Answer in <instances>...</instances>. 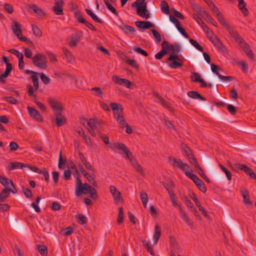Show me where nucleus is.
Masks as SVG:
<instances>
[{
  "instance_id": "obj_14",
  "label": "nucleus",
  "mask_w": 256,
  "mask_h": 256,
  "mask_svg": "<svg viewBox=\"0 0 256 256\" xmlns=\"http://www.w3.org/2000/svg\"><path fill=\"white\" fill-rule=\"evenodd\" d=\"M28 113L30 116L38 122H42V118L38 111L32 107L28 106L27 108Z\"/></svg>"
},
{
  "instance_id": "obj_60",
  "label": "nucleus",
  "mask_w": 256,
  "mask_h": 256,
  "mask_svg": "<svg viewBox=\"0 0 256 256\" xmlns=\"http://www.w3.org/2000/svg\"><path fill=\"white\" fill-rule=\"evenodd\" d=\"M180 50V44H176L175 45H173V48H172V55H176V56H178V53Z\"/></svg>"
},
{
  "instance_id": "obj_48",
  "label": "nucleus",
  "mask_w": 256,
  "mask_h": 256,
  "mask_svg": "<svg viewBox=\"0 0 256 256\" xmlns=\"http://www.w3.org/2000/svg\"><path fill=\"white\" fill-rule=\"evenodd\" d=\"M219 166L222 170L225 173L226 176L228 180H230L232 178V173L228 170L226 167H224L222 164H220Z\"/></svg>"
},
{
  "instance_id": "obj_4",
  "label": "nucleus",
  "mask_w": 256,
  "mask_h": 256,
  "mask_svg": "<svg viewBox=\"0 0 256 256\" xmlns=\"http://www.w3.org/2000/svg\"><path fill=\"white\" fill-rule=\"evenodd\" d=\"M168 162L170 165L174 168H178L184 172L190 170L189 166L186 162H184L182 160H177L176 158L170 156Z\"/></svg>"
},
{
  "instance_id": "obj_64",
  "label": "nucleus",
  "mask_w": 256,
  "mask_h": 256,
  "mask_svg": "<svg viewBox=\"0 0 256 256\" xmlns=\"http://www.w3.org/2000/svg\"><path fill=\"white\" fill-rule=\"evenodd\" d=\"M3 99L11 104H16L18 103V101L12 96H4Z\"/></svg>"
},
{
  "instance_id": "obj_54",
  "label": "nucleus",
  "mask_w": 256,
  "mask_h": 256,
  "mask_svg": "<svg viewBox=\"0 0 256 256\" xmlns=\"http://www.w3.org/2000/svg\"><path fill=\"white\" fill-rule=\"evenodd\" d=\"M38 250L39 252L44 256H46L48 254V250L46 246L44 245H38Z\"/></svg>"
},
{
  "instance_id": "obj_39",
  "label": "nucleus",
  "mask_w": 256,
  "mask_h": 256,
  "mask_svg": "<svg viewBox=\"0 0 256 256\" xmlns=\"http://www.w3.org/2000/svg\"><path fill=\"white\" fill-rule=\"evenodd\" d=\"M78 22L80 23L84 24L86 26L92 30L96 31V28L90 22L86 20L84 18H80V20H78Z\"/></svg>"
},
{
  "instance_id": "obj_21",
  "label": "nucleus",
  "mask_w": 256,
  "mask_h": 256,
  "mask_svg": "<svg viewBox=\"0 0 256 256\" xmlns=\"http://www.w3.org/2000/svg\"><path fill=\"white\" fill-rule=\"evenodd\" d=\"M82 174L94 186H97V183L95 180V176L94 174H90L86 171L82 172Z\"/></svg>"
},
{
  "instance_id": "obj_45",
  "label": "nucleus",
  "mask_w": 256,
  "mask_h": 256,
  "mask_svg": "<svg viewBox=\"0 0 256 256\" xmlns=\"http://www.w3.org/2000/svg\"><path fill=\"white\" fill-rule=\"evenodd\" d=\"M195 184L202 192L205 193L206 192V188L202 180H200Z\"/></svg>"
},
{
  "instance_id": "obj_19",
  "label": "nucleus",
  "mask_w": 256,
  "mask_h": 256,
  "mask_svg": "<svg viewBox=\"0 0 256 256\" xmlns=\"http://www.w3.org/2000/svg\"><path fill=\"white\" fill-rule=\"evenodd\" d=\"M28 167V164L20 162H11L8 166V170H12L14 169H24Z\"/></svg>"
},
{
  "instance_id": "obj_7",
  "label": "nucleus",
  "mask_w": 256,
  "mask_h": 256,
  "mask_svg": "<svg viewBox=\"0 0 256 256\" xmlns=\"http://www.w3.org/2000/svg\"><path fill=\"white\" fill-rule=\"evenodd\" d=\"M237 169L244 171L247 175L251 178L256 180V174L252 172V170L244 164L236 163L234 164Z\"/></svg>"
},
{
  "instance_id": "obj_6",
  "label": "nucleus",
  "mask_w": 256,
  "mask_h": 256,
  "mask_svg": "<svg viewBox=\"0 0 256 256\" xmlns=\"http://www.w3.org/2000/svg\"><path fill=\"white\" fill-rule=\"evenodd\" d=\"M112 78L115 84L120 86H124L127 88H130L131 86L133 85L132 82L128 80L121 78L120 76L116 75H113Z\"/></svg>"
},
{
  "instance_id": "obj_46",
  "label": "nucleus",
  "mask_w": 256,
  "mask_h": 256,
  "mask_svg": "<svg viewBox=\"0 0 256 256\" xmlns=\"http://www.w3.org/2000/svg\"><path fill=\"white\" fill-rule=\"evenodd\" d=\"M140 200L142 202L144 206L146 208V204L148 202V196L146 192H142L140 194Z\"/></svg>"
},
{
  "instance_id": "obj_47",
  "label": "nucleus",
  "mask_w": 256,
  "mask_h": 256,
  "mask_svg": "<svg viewBox=\"0 0 256 256\" xmlns=\"http://www.w3.org/2000/svg\"><path fill=\"white\" fill-rule=\"evenodd\" d=\"M33 34L36 37H40L42 36V32L36 25H32Z\"/></svg>"
},
{
  "instance_id": "obj_36",
  "label": "nucleus",
  "mask_w": 256,
  "mask_h": 256,
  "mask_svg": "<svg viewBox=\"0 0 256 256\" xmlns=\"http://www.w3.org/2000/svg\"><path fill=\"white\" fill-rule=\"evenodd\" d=\"M162 50H164L166 52V54L172 50L173 45L170 44L169 42L166 40L164 41L162 44Z\"/></svg>"
},
{
  "instance_id": "obj_11",
  "label": "nucleus",
  "mask_w": 256,
  "mask_h": 256,
  "mask_svg": "<svg viewBox=\"0 0 256 256\" xmlns=\"http://www.w3.org/2000/svg\"><path fill=\"white\" fill-rule=\"evenodd\" d=\"M179 212L180 218L186 222L191 228H193L194 222L188 216L186 213L184 211L181 206H179Z\"/></svg>"
},
{
  "instance_id": "obj_56",
  "label": "nucleus",
  "mask_w": 256,
  "mask_h": 256,
  "mask_svg": "<svg viewBox=\"0 0 256 256\" xmlns=\"http://www.w3.org/2000/svg\"><path fill=\"white\" fill-rule=\"evenodd\" d=\"M126 62L128 64L132 66V68L136 70L138 69L139 66L136 60L127 58Z\"/></svg>"
},
{
  "instance_id": "obj_18",
  "label": "nucleus",
  "mask_w": 256,
  "mask_h": 256,
  "mask_svg": "<svg viewBox=\"0 0 256 256\" xmlns=\"http://www.w3.org/2000/svg\"><path fill=\"white\" fill-rule=\"evenodd\" d=\"M114 148L115 149L123 152L126 154V157L131 153L128 148L123 143H116L114 144Z\"/></svg>"
},
{
  "instance_id": "obj_38",
  "label": "nucleus",
  "mask_w": 256,
  "mask_h": 256,
  "mask_svg": "<svg viewBox=\"0 0 256 256\" xmlns=\"http://www.w3.org/2000/svg\"><path fill=\"white\" fill-rule=\"evenodd\" d=\"M184 174L188 177L190 178L194 182V184H196L200 180V179L196 174L190 172L189 170L185 172Z\"/></svg>"
},
{
  "instance_id": "obj_49",
  "label": "nucleus",
  "mask_w": 256,
  "mask_h": 256,
  "mask_svg": "<svg viewBox=\"0 0 256 256\" xmlns=\"http://www.w3.org/2000/svg\"><path fill=\"white\" fill-rule=\"evenodd\" d=\"M190 42L199 51L202 52L204 51L203 48L196 40L190 38Z\"/></svg>"
},
{
  "instance_id": "obj_16",
  "label": "nucleus",
  "mask_w": 256,
  "mask_h": 256,
  "mask_svg": "<svg viewBox=\"0 0 256 256\" xmlns=\"http://www.w3.org/2000/svg\"><path fill=\"white\" fill-rule=\"evenodd\" d=\"M135 24L138 28L142 29H148L154 26V25L150 21H136Z\"/></svg>"
},
{
  "instance_id": "obj_57",
  "label": "nucleus",
  "mask_w": 256,
  "mask_h": 256,
  "mask_svg": "<svg viewBox=\"0 0 256 256\" xmlns=\"http://www.w3.org/2000/svg\"><path fill=\"white\" fill-rule=\"evenodd\" d=\"M204 30V31L207 34H212L214 35V32L212 30H211L208 26L205 24V23L203 22L199 25Z\"/></svg>"
},
{
  "instance_id": "obj_2",
  "label": "nucleus",
  "mask_w": 256,
  "mask_h": 256,
  "mask_svg": "<svg viewBox=\"0 0 256 256\" xmlns=\"http://www.w3.org/2000/svg\"><path fill=\"white\" fill-rule=\"evenodd\" d=\"M110 106L114 112V116L118 124L124 122L123 108L120 104L110 103Z\"/></svg>"
},
{
  "instance_id": "obj_50",
  "label": "nucleus",
  "mask_w": 256,
  "mask_h": 256,
  "mask_svg": "<svg viewBox=\"0 0 256 256\" xmlns=\"http://www.w3.org/2000/svg\"><path fill=\"white\" fill-rule=\"evenodd\" d=\"M40 78L44 84H48L50 82V79L46 76L44 73L40 72L38 73Z\"/></svg>"
},
{
  "instance_id": "obj_51",
  "label": "nucleus",
  "mask_w": 256,
  "mask_h": 256,
  "mask_svg": "<svg viewBox=\"0 0 256 256\" xmlns=\"http://www.w3.org/2000/svg\"><path fill=\"white\" fill-rule=\"evenodd\" d=\"M91 90L94 92L95 96L100 98H102L104 92L102 91L101 88L98 87H94L92 88Z\"/></svg>"
},
{
  "instance_id": "obj_8",
  "label": "nucleus",
  "mask_w": 256,
  "mask_h": 256,
  "mask_svg": "<svg viewBox=\"0 0 256 256\" xmlns=\"http://www.w3.org/2000/svg\"><path fill=\"white\" fill-rule=\"evenodd\" d=\"M47 101L53 110L57 112H60L63 110L64 108L59 102L51 98H48Z\"/></svg>"
},
{
  "instance_id": "obj_1",
  "label": "nucleus",
  "mask_w": 256,
  "mask_h": 256,
  "mask_svg": "<svg viewBox=\"0 0 256 256\" xmlns=\"http://www.w3.org/2000/svg\"><path fill=\"white\" fill-rule=\"evenodd\" d=\"M75 193L77 196H80L82 194H86L88 193L90 198L93 200H96L98 198L96 189L87 183L82 184L78 176L76 178Z\"/></svg>"
},
{
  "instance_id": "obj_12",
  "label": "nucleus",
  "mask_w": 256,
  "mask_h": 256,
  "mask_svg": "<svg viewBox=\"0 0 256 256\" xmlns=\"http://www.w3.org/2000/svg\"><path fill=\"white\" fill-rule=\"evenodd\" d=\"M240 46L242 48L243 50L246 54L252 60H254V54L252 50L250 49L249 45L243 40L240 44Z\"/></svg>"
},
{
  "instance_id": "obj_32",
  "label": "nucleus",
  "mask_w": 256,
  "mask_h": 256,
  "mask_svg": "<svg viewBox=\"0 0 256 256\" xmlns=\"http://www.w3.org/2000/svg\"><path fill=\"white\" fill-rule=\"evenodd\" d=\"M30 8L38 16H42L45 15L44 12L36 4L30 5Z\"/></svg>"
},
{
  "instance_id": "obj_29",
  "label": "nucleus",
  "mask_w": 256,
  "mask_h": 256,
  "mask_svg": "<svg viewBox=\"0 0 256 256\" xmlns=\"http://www.w3.org/2000/svg\"><path fill=\"white\" fill-rule=\"evenodd\" d=\"M10 194V188H6L0 193V202H4Z\"/></svg>"
},
{
  "instance_id": "obj_31",
  "label": "nucleus",
  "mask_w": 256,
  "mask_h": 256,
  "mask_svg": "<svg viewBox=\"0 0 256 256\" xmlns=\"http://www.w3.org/2000/svg\"><path fill=\"white\" fill-rule=\"evenodd\" d=\"M62 52L66 56V57L67 59V62L68 63H70L74 58V57L72 55L71 52L66 48H62Z\"/></svg>"
},
{
  "instance_id": "obj_58",
  "label": "nucleus",
  "mask_w": 256,
  "mask_h": 256,
  "mask_svg": "<svg viewBox=\"0 0 256 256\" xmlns=\"http://www.w3.org/2000/svg\"><path fill=\"white\" fill-rule=\"evenodd\" d=\"M106 5L108 10L112 12L116 16H118V13L116 9L109 2H106Z\"/></svg>"
},
{
  "instance_id": "obj_62",
  "label": "nucleus",
  "mask_w": 256,
  "mask_h": 256,
  "mask_svg": "<svg viewBox=\"0 0 256 256\" xmlns=\"http://www.w3.org/2000/svg\"><path fill=\"white\" fill-rule=\"evenodd\" d=\"M198 174L202 177V178L204 180L208 183L210 184V180L206 176L204 173L203 172L202 168H200L198 170Z\"/></svg>"
},
{
  "instance_id": "obj_61",
  "label": "nucleus",
  "mask_w": 256,
  "mask_h": 256,
  "mask_svg": "<svg viewBox=\"0 0 256 256\" xmlns=\"http://www.w3.org/2000/svg\"><path fill=\"white\" fill-rule=\"evenodd\" d=\"M211 70L212 72L216 74L218 76L220 74L218 72V70H222V68L218 67L217 65L212 64L210 65Z\"/></svg>"
},
{
  "instance_id": "obj_20",
  "label": "nucleus",
  "mask_w": 256,
  "mask_h": 256,
  "mask_svg": "<svg viewBox=\"0 0 256 256\" xmlns=\"http://www.w3.org/2000/svg\"><path fill=\"white\" fill-rule=\"evenodd\" d=\"M228 32L230 36L233 38L234 40L239 44L244 40L240 36L238 32L234 30V28L232 27L228 29Z\"/></svg>"
},
{
  "instance_id": "obj_26",
  "label": "nucleus",
  "mask_w": 256,
  "mask_h": 256,
  "mask_svg": "<svg viewBox=\"0 0 256 256\" xmlns=\"http://www.w3.org/2000/svg\"><path fill=\"white\" fill-rule=\"evenodd\" d=\"M214 45L219 52L222 53H225L227 52L226 48L221 42L219 38L216 39V42Z\"/></svg>"
},
{
  "instance_id": "obj_42",
  "label": "nucleus",
  "mask_w": 256,
  "mask_h": 256,
  "mask_svg": "<svg viewBox=\"0 0 256 256\" xmlns=\"http://www.w3.org/2000/svg\"><path fill=\"white\" fill-rule=\"evenodd\" d=\"M218 20L222 26L226 28L227 30L231 28V26L226 20L223 16L218 18Z\"/></svg>"
},
{
  "instance_id": "obj_55",
  "label": "nucleus",
  "mask_w": 256,
  "mask_h": 256,
  "mask_svg": "<svg viewBox=\"0 0 256 256\" xmlns=\"http://www.w3.org/2000/svg\"><path fill=\"white\" fill-rule=\"evenodd\" d=\"M191 80L193 82H199L202 80L199 74L196 72H194L190 76Z\"/></svg>"
},
{
  "instance_id": "obj_34",
  "label": "nucleus",
  "mask_w": 256,
  "mask_h": 256,
  "mask_svg": "<svg viewBox=\"0 0 256 256\" xmlns=\"http://www.w3.org/2000/svg\"><path fill=\"white\" fill-rule=\"evenodd\" d=\"M86 12L87 14L90 16L91 18L96 22H98L100 24H102L103 22L102 20L99 18L95 14H94L90 10L86 8Z\"/></svg>"
},
{
  "instance_id": "obj_15",
  "label": "nucleus",
  "mask_w": 256,
  "mask_h": 256,
  "mask_svg": "<svg viewBox=\"0 0 256 256\" xmlns=\"http://www.w3.org/2000/svg\"><path fill=\"white\" fill-rule=\"evenodd\" d=\"M87 125L88 126H91L94 130H96L98 132V134H100V132H102L100 128V122L96 120L94 118H90L88 121Z\"/></svg>"
},
{
  "instance_id": "obj_27",
  "label": "nucleus",
  "mask_w": 256,
  "mask_h": 256,
  "mask_svg": "<svg viewBox=\"0 0 256 256\" xmlns=\"http://www.w3.org/2000/svg\"><path fill=\"white\" fill-rule=\"evenodd\" d=\"M242 196L243 198V202L244 204L250 205L252 204V202L250 200V195L248 190H241Z\"/></svg>"
},
{
  "instance_id": "obj_5",
  "label": "nucleus",
  "mask_w": 256,
  "mask_h": 256,
  "mask_svg": "<svg viewBox=\"0 0 256 256\" xmlns=\"http://www.w3.org/2000/svg\"><path fill=\"white\" fill-rule=\"evenodd\" d=\"M168 61L172 62L169 64V66L172 68H177L183 66V63L179 56L176 55H170L168 58Z\"/></svg>"
},
{
  "instance_id": "obj_43",
  "label": "nucleus",
  "mask_w": 256,
  "mask_h": 256,
  "mask_svg": "<svg viewBox=\"0 0 256 256\" xmlns=\"http://www.w3.org/2000/svg\"><path fill=\"white\" fill-rule=\"evenodd\" d=\"M124 211L122 207L118 208V214L117 218V222L118 224H120L123 223L124 222Z\"/></svg>"
},
{
  "instance_id": "obj_22",
  "label": "nucleus",
  "mask_w": 256,
  "mask_h": 256,
  "mask_svg": "<svg viewBox=\"0 0 256 256\" xmlns=\"http://www.w3.org/2000/svg\"><path fill=\"white\" fill-rule=\"evenodd\" d=\"M119 28L126 35H128L130 34H133L136 31L133 26L126 24L120 26Z\"/></svg>"
},
{
  "instance_id": "obj_33",
  "label": "nucleus",
  "mask_w": 256,
  "mask_h": 256,
  "mask_svg": "<svg viewBox=\"0 0 256 256\" xmlns=\"http://www.w3.org/2000/svg\"><path fill=\"white\" fill-rule=\"evenodd\" d=\"M0 182L5 187L8 186V184H10L12 187H14V184L12 180L0 176Z\"/></svg>"
},
{
  "instance_id": "obj_24",
  "label": "nucleus",
  "mask_w": 256,
  "mask_h": 256,
  "mask_svg": "<svg viewBox=\"0 0 256 256\" xmlns=\"http://www.w3.org/2000/svg\"><path fill=\"white\" fill-rule=\"evenodd\" d=\"M188 96L194 99H199L201 100H206V98L202 96L199 92L196 91H189L187 92Z\"/></svg>"
},
{
  "instance_id": "obj_3",
  "label": "nucleus",
  "mask_w": 256,
  "mask_h": 256,
  "mask_svg": "<svg viewBox=\"0 0 256 256\" xmlns=\"http://www.w3.org/2000/svg\"><path fill=\"white\" fill-rule=\"evenodd\" d=\"M32 63L34 66L41 70L47 68V59L45 55L38 53L32 58Z\"/></svg>"
},
{
  "instance_id": "obj_37",
  "label": "nucleus",
  "mask_w": 256,
  "mask_h": 256,
  "mask_svg": "<svg viewBox=\"0 0 256 256\" xmlns=\"http://www.w3.org/2000/svg\"><path fill=\"white\" fill-rule=\"evenodd\" d=\"M27 88H28V94L30 97H33L34 99L36 100V92L34 89V88L31 84H28Z\"/></svg>"
},
{
  "instance_id": "obj_41",
  "label": "nucleus",
  "mask_w": 256,
  "mask_h": 256,
  "mask_svg": "<svg viewBox=\"0 0 256 256\" xmlns=\"http://www.w3.org/2000/svg\"><path fill=\"white\" fill-rule=\"evenodd\" d=\"M76 217L79 224L84 225L87 223L86 218L84 215L82 214H78L76 216Z\"/></svg>"
},
{
  "instance_id": "obj_13",
  "label": "nucleus",
  "mask_w": 256,
  "mask_h": 256,
  "mask_svg": "<svg viewBox=\"0 0 256 256\" xmlns=\"http://www.w3.org/2000/svg\"><path fill=\"white\" fill-rule=\"evenodd\" d=\"M110 191L112 194L114 200L116 202H118L122 200L121 193L114 186H111L110 187Z\"/></svg>"
},
{
  "instance_id": "obj_28",
  "label": "nucleus",
  "mask_w": 256,
  "mask_h": 256,
  "mask_svg": "<svg viewBox=\"0 0 256 256\" xmlns=\"http://www.w3.org/2000/svg\"><path fill=\"white\" fill-rule=\"evenodd\" d=\"M161 235L160 228L158 225L156 224L154 227V233L153 236V239L154 244H157Z\"/></svg>"
},
{
  "instance_id": "obj_44",
  "label": "nucleus",
  "mask_w": 256,
  "mask_h": 256,
  "mask_svg": "<svg viewBox=\"0 0 256 256\" xmlns=\"http://www.w3.org/2000/svg\"><path fill=\"white\" fill-rule=\"evenodd\" d=\"M157 99L158 102L163 106H165L168 110H170L171 107L170 103L166 101L161 96H158Z\"/></svg>"
},
{
  "instance_id": "obj_35",
  "label": "nucleus",
  "mask_w": 256,
  "mask_h": 256,
  "mask_svg": "<svg viewBox=\"0 0 256 256\" xmlns=\"http://www.w3.org/2000/svg\"><path fill=\"white\" fill-rule=\"evenodd\" d=\"M160 7L163 12L166 14H170L169 6L168 4L165 0L162 1Z\"/></svg>"
},
{
  "instance_id": "obj_53",
  "label": "nucleus",
  "mask_w": 256,
  "mask_h": 256,
  "mask_svg": "<svg viewBox=\"0 0 256 256\" xmlns=\"http://www.w3.org/2000/svg\"><path fill=\"white\" fill-rule=\"evenodd\" d=\"M190 162L193 164L196 168L198 170L200 166H199L198 163L197 162L196 158H195L194 154L192 155V158H188Z\"/></svg>"
},
{
  "instance_id": "obj_25",
  "label": "nucleus",
  "mask_w": 256,
  "mask_h": 256,
  "mask_svg": "<svg viewBox=\"0 0 256 256\" xmlns=\"http://www.w3.org/2000/svg\"><path fill=\"white\" fill-rule=\"evenodd\" d=\"M238 8L241 10L244 16H247L248 14V10L246 8V3L244 0H238Z\"/></svg>"
},
{
  "instance_id": "obj_23",
  "label": "nucleus",
  "mask_w": 256,
  "mask_h": 256,
  "mask_svg": "<svg viewBox=\"0 0 256 256\" xmlns=\"http://www.w3.org/2000/svg\"><path fill=\"white\" fill-rule=\"evenodd\" d=\"M181 150L184 152V155L186 156L188 158H192L194 154L192 150L185 144L182 143L180 145Z\"/></svg>"
},
{
  "instance_id": "obj_59",
  "label": "nucleus",
  "mask_w": 256,
  "mask_h": 256,
  "mask_svg": "<svg viewBox=\"0 0 256 256\" xmlns=\"http://www.w3.org/2000/svg\"><path fill=\"white\" fill-rule=\"evenodd\" d=\"M32 80L34 87L36 91L37 92L39 87L38 77L36 76V75H32Z\"/></svg>"
},
{
  "instance_id": "obj_52",
  "label": "nucleus",
  "mask_w": 256,
  "mask_h": 256,
  "mask_svg": "<svg viewBox=\"0 0 256 256\" xmlns=\"http://www.w3.org/2000/svg\"><path fill=\"white\" fill-rule=\"evenodd\" d=\"M151 31L156 42L158 43L160 42L162 40V38L158 32L154 29H152Z\"/></svg>"
},
{
  "instance_id": "obj_10",
  "label": "nucleus",
  "mask_w": 256,
  "mask_h": 256,
  "mask_svg": "<svg viewBox=\"0 0 256 256\" xmlns=\"http://www.w3.org/2000/svg\"><path fill=\"white\" fill-rule=\"evenodd\" d=\"M146 7L147 6H146L144 4L142 6L138 7L136 8L137 14L143 18H148L150 17V14Z\"/></svg>"
},
{
  "instance_id": "obj_17",
  "label": "nucleus",
  "mask_w": 256,
  "mask_h": 256,
  "mask_svg": "<svg viewBox=\"0 0 256 256\" xmlns=\"http://www.w3.org/2000/svg\"><path fill=\"white\" fill-rule=\"evenodd\" d=\"M55 116L56 122L57 126H62L66 124V118L64 116L62 115L60 112L56 113Z\"/></svg>"
},
{
  "instance_id": "obj_63",
  "label": "nucleus",
  "mask_w": 256,
  "mask_h": 256,
  "mask_svg": "<svg viewBox=\"0 0 256 256\" xmlns=\"http://www.w3.org/2000/svg\"><path fill=\"white\" fill-rule=\"evenodd\" d=\"M133 50L145 56H148V53L140 47L134 46L133 48Z\"/></svg>"
},
{
  "instance_id": "obj_30",
  "label": "nucleus",
  "mask_w": 256,
  "mask_h": 256,
  "mask_svg": "<svg viewBox=\"0 0 256 256\" xmlns=\"http://www.w3.org/2000/svg\"><path fill=\"white\" fill-rule=\"evenodd\" d=\"M12 30L14 34L16 36H18L19 35L22 36V30L20 29V24L16 22H14V24L12 26Z\"/></svg>"
},
{
  "instance_id": "obj_9",
  "label": "nucleus",
  "mask_w": 256,
  "mask_h": 256,
  "mask_svg": "<svg viewBox=\"0 0 256 256\" xmlns=\"http://www.w3.org/2000/svg\"><path fill=\"white\" fill-rule=\"evenodd\" d=\"M63 0H54V5L52 10L56 15H63L64 14L62 7L64 6Z\"/></svg>"
},
{
  "instance_id": "obj_40",
  "label": "nucleus",
  "mask_w": 256,
  "mask_h": 256,
  "mask_svg": "<svg viewBox=\"0 0 256 256\" xmlns=\"http://www.w3.org/2000/svg\"><path fill=\"white\" fill-rule=\"evenodd\" d=\"M80 38L79 36H76L71 37L68 42V44L72 47L76 46Z\"/></svg>"
}]
</instances>
